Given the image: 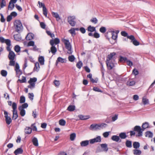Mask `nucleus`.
<instances>
[{"instance_id": "423d86ee", "label": "nucleus", "mask_w": 155, "mask_h": 155, "mask_svg": "<svg viewBox=\"0 0 155 155\" xmlns=\"http://www.w3.org/2000/svg\"><path fill=\"white\" fill-rule=\"evenodd\" d=\"M127 38L131 40V42L134 45L138 46L139 45V42L135 39L133 35L127 36Z\"/></svg>"}, {"instance_id": "5fc2aeb1", "label": "nucleus", "mask_w": 155, "mask_h": 155, "mask_svg": "<svg viewBox=\"0 0 155 155\" xmlns=\"http://www.w3.org/2000/svg\"><path fill=\"white\" fill-rule=\"evenodd\" d=\"M54 83L55 86L56 87H58L60 84V81L56 80H55L54 81Z\"/></svg>"}, {"instance_id": "bf43d9fd", "label": "nucleus", "mask_w": 155, "mask_h": 155, "mask_svg": "<svg viewBox=\"0 0 155 155\" xmlns=\"http://www.w3.org/2000/svg\"><path fill=\"white\" fill-rule=\"evenodd\" d=\"M25 101V98L23 96H22L20 97V103H24Z\"/></svg>"}, {"instance_id": "e2e57ef3", "label": "nucleus", "mask_w": 155, "mask_h": 155, "mask_svg": "<svg viewBox=\"0 0 155 155\" xmlns=\"http://www.w3.org/2000/svg\"><path fill=\"white\" fill-rule=\"evenodd\" d=\"M110 132H104L103 134V135L104 137L107 138L109 136Z\"/></svg>"}, {"instance_id": "c03bdc74", "label": "nucleus", "mask_w": 155, "mask_h": 155, "mask_svg": "<svg viewBox=\"0 0 155 155\" xmlns=\"http://www.w3.org/2000/svg\"><path fill=\"white\" fill-rule=\"evenodd\" d=\"M127 60V58L126 57H124L122 56H120L119 61L120 62L124 63L125 62H126Z\"/></svg>"}, {"instance_id": "58836bf2", "label": "nucleus", "mask_w": 155, "mask_h": 155, "mask_svg": "<svg viewBox=\"0 0 155 155\" xmlns=\"http://www.w3.org/2000/svg\"><path fill=\"white\" fill-rule=\"evenodd\" d=\"M16 63L15 61V59L10 60L9 65L11 66H14Z\"/></svg>"}, {"instance_id": "bb28decb", "label": "nucleus", "mask_w": 155, "mask_h": 155, "mask_svg": "<svg viewBox=\"0 0 155 155\" xmlns=\"http://www.w3.org/2000/svg\"><path fill=\"white\" fill-rule=\"evenodd\" d=\"M51 51L53 54H55L57 50L56 47L54 45H51Z\"/></svg>"}, {"instance_id": "412c9836", "label": "nucleus", "mask_w": 155, "mask_h": 155, "mask_svg": "<svg viewBox=\"0 0 155 155\" xmlns=\"http://www.w3.org/2000/svg\"><path fill=\"white\" fill-rule=\"evenodd\" d=\"M40 69L39 64L38 62L35 63V66L34 68V71H38Z\"/></svg>"}, {"instance_id": "c9c22d12", "label": "nucleus", "mask_w": 155, "mask_h": 155, "mask_svg": "<svg viewBox=\"0 0 155 155\" xmlns=\"http://www.w3.org/2000/svg\"><path fill=\"white\" fill-rule=\"evenodd\" d=\"M95 28L94 27H92L90 25L88 27L87 30L88 31L92 32L95 31Z\"/></svg>"}, {"instance_id": "338daca9", "label": "nucleus", "mask_w": 155, "mask_h": 155, "mask_svg": "<svg viewBox=\"0 0 155 155\" xmlns=\"http://www.w3.org/2000/svg\"><path fill=\"white\" fill-rule=\"evenodd\" d=\"M5 43L6 44L7 46L11 45V41L10 40L8 39H6Z\"/></svg>"}, {"instance_id": "ea45409f", "label": "nucleus", "mask_w": 155, "mask_h": 155, "mask_svg": "<svg viewBox=\"0 0 155 155\" xmlns=\"http://www.w3.org/2000/svg\"><path fill=\"white\" fill-rule=\"evenodd\" d=\"M76 136V134L75 133L71 134L70 135V139L71 141L74 140L75 139Z\"/></svg>"}, {"instance_id": "393cba45", "label": "nucleus", "mask_w": 155, "mask_h": 155, "mask_svg": "<svg viewBox=\"0 0 155 155\" xmlns=\"http://www.w3.org/2000/svg\"><path fill=\"white\" fill-rule=\"evenodd\" d=\"M38 61L41 65H43L44 64V58L43 56H40L38 58Z\"/></svg>"}, {"instance_id": "7ed1b4c3", "label": "nucleus", "mask_w": 155, "mask_h": 155, "mask_svg": "<svg viewBox=\"0 0 155 155\" xmlns=\"http://www.w3.org/2000/svg\"><path fill=\"white\" fill-rule=\"evenodd\" d=\"M37 79L36 78H30L28 81V83L30 84L28 85V87L31 89H32L35 87V82L37 81Z\"/></svg>"}, {"instance_id": "69168bd1", "label": "nucleus", "mask_w": 155, "mask_h": 155, "mask_svg": "<svg viewBox=\"0 0 155 155\" xmlns=\"http://www.w3.org/2000/svg\"><path fill=\"white\" fill-rule=\"evenodd\" d=\"M91 21L94 23V24H96L97 22V19L95 18H92L91 20Z\"/></svg>"}, {"instance_id": "2eb2a0df", "label": "nucleus", "mask_w": 155, "mask_h": 155, "mask_svg": "<svg viewBox=\"0 0 155 155\" xmlns=\"http://www.w3.org/2000/svg\"><path fill=\"white\" fill-rule=\"evenodd\" d=\"M32 132V129L31 128L26 127L25 129V133L27 134H30Z\"/></svg>"}, {"instance_id": "f3484780", "label": "nucleus", "mask_w": 155, "mask_h": 155, "mask_svg": "<svg viewBox=\"0 0 155 155\" xmlns=\"http://www.w3.org/2000/svg\"><path fill=\"white\" fill-rule=\"evenodd\" d=\"M89 140H86L81 141L80 143L81 146L82 147H85L88 145Z\"/></svg>"}, {"instance_id": "20e7f679", "label": "nucleus", "mask_w": 155, "mask_h": 155, "mask_svg": "<svg viewBox=\"0 0 155 155\" xmlns=\"http://www.w3.org/2000/svg\"><path fill=\"white\" fill-rule=\"evenodd\" d=\"M75 19L76 18L74 16H70L68 18V22L72 26H74L75 25L76 22L75 21Z\"/></svg>"}, {"instance_id": "79ce46f5", "label": "nucleus", "mask_w": 155, "mask_h": 155, "mask_svg": "<svg viewBox=\"0 0 155 155\" xmlns=\"http://www.w3.org/2000/svg\"><path fill=\"white\" fill-rule=\"evenodd\" d=\"M142 102L144 105H146L149 103L148 100L145 98V97H143L142 98Z\"/></svg>"}, {"instance_id": "6e6d98bb", "label": "nucleus", "mask_w": 155, "mask_h": 155, "mask_svg": "<svg viewBox=\"0 0 155 155\" xmlns=\"http://www.w3.org/2000/svg\"><path fill=\"white\" fill-rule=\"evenodd\" d=\"M7 72L6 71L4 70H2L1 71V74L4 77H5L7 75Z\"/></svg>"}, {"instance_id": "4d7b16f0", "label": "nucleus", "mask_w": 155, "mask_h": 155, "mask_svg": "<svg viewBox=\"0 0 155 155\" xmlns=\"http://www.w3.org/2000/svg\"><path fill=\"white\" fill-rule=\"evenodd\" d=\"M106 30L105 27H101L100 29V31L103 33L105 32Z\"/></svg>"}, {"instance_id": "a18cd8bd", "label": "nucleus", "mask_w": 155, "mask_h": 155, "mask_svg": "<svg viewBox=\"0 0 155 155\" xmlns=\"http://www.w3.org/2000/svg\"><path fill=\"white\" fill-rule=\"evenodd\" d=\"M43 13L44 15L47 17V10L45 7H44L43 8Z\"/></svg>"}, {"instance_id": "680f3d73", "label": "nucleus", "mask_w": 155, "mask_h": 155, "mask_svg": "<svg viewBox=\"0 0 155 155\" xmlns=\"http://www.w3.org/2000/svg\"><path fill=\"white\" fill-rule=\"evenodd\" d=\"M46 33L47 34L49 35L51 38H53L54 37V35L53 33H51V32L49 31H47Z\"/></svg>"}, {"instance_id": "f03ea898", "label": "nucleus", "mask_w": 155, "mask_h": 155, "mask_svg": "<svg viewBox=\"0 0 155 155\" xmlns=\"http://www.w3.org/2000/svg\"><path fill=\"white\" fill-rule=\"evenodd\" d=\"M62 41L65 45V48L68 50V53L71 54L73 51L71 50V45L68 40L64 39L62 40Z\"/></svg>"}, {"instance_id": "49530a36", "label": "nucleus", "mask_w": 155, "mask_h": 155, "mask_svg": "<svg viewBox=\"0 0 155 155\" xmlns=\"http://www.w3.org/2000/svg\"><path fill=\"white\" fill-rule=\"evenodd\" d=\"M107 124H105L102 123L101 124H98V126L99 129H100L101 128H103L106 127Z\"/></svg>"}, {"instance_id": "c756f323", "label": "nucleus", "mask_w": 155, "mask_h": 155, "mask_svg": "<svg viewBox=\"0 0 155 155\" xmlns=\"http://www.w3.org/2000/svg\"><path fill=\"white\" fill-rule=\"evenodd\" d=\"M14 3H13L10 2L8 7V9L9 10H12L14 8Z\"/></svg>"}, {"instance_id": "7c9ffc66", "label": "nucleus", "mask_w": 155, "mask_h": 155, "mask_svg": "<svg viewBox=\"0 0 155 155\" xmlns=\"http://www.w3.org/2000/svg\"><path fill=\"white\" fill-rule=\"evenodd\" d=\"M140 146V143L137 142H134L133 143V146L134 148L135 149L138 148Z\"/></svg>"}, {"instance_id": "f704fd0d", "label": "nucleus", "mask_w": 155, "mask_h": 155, "mask_svg": "<svg viewBox=\"0 0 155 155\" xmlns=\"http://www.w3.org/2000/svg\"><path fill=\"white\" fill-rule=\"evenodd\" d=\"M75 106L74 105H70L67 108V110L70 111H73L75 110Z\"/></svg>"}, {"instance_id": "6ab92c4d", "label": "nucleus", "mask_w": 155, "mask_h": 155, "mask_svg": "<svg viewBox=\"0 0 155 155\" xmlns=\"http://www.w3.org/2000/svg\"><path fill=\"white\" fill-rule=\"evenodd\" d=\"M90 129L91 130H96L97 129H99L98 124H91L90 127Z\"/></svg>"}, {"instance_id": "a878e982", "label": "nucleus", "mask_w": 155, "mask_h": 155, "mask_svg": "<svg viewBox=\"0 0 155 155\" xmlns=\"http://www.w3.org/2000/svg\"><path fill=\"white\" fill-rule=\"evenodd\" d=\"M135 84V81L132 80H129L127 82V85L129 86H132L134 85Z\"/></svg>"}, {"instance_id": "774afa93", "label": "nucleus", "mask_w": 155, "mask_h": 155, "mask_svg": "<svg viewBox=\"0 0 155 155\" xmlns=\"http://www.w3.org/2000/svg\"><path fill=\"white\" fill-rule=\"evenodd\" d=\"M1 18L0 19L1 21L2 22H4L5 21V19L4 18L3 15L2 14H0Z\"/></svg>"}, {"instance_id": "dca6fc26", "label": "nucleus", "mask_w": 155, "mask_h": 155, "mask_svg": "<svg viewBox=\"0 0 155 155\" xmlns=\"http://www.w3.org/2000/svg\"><path fill=\"white\" fill-rule=\"evenodd\" d=\"M52 14L53 16L56 18V20L57 21H59L61 19V18L57 13L52 12Z\"/></svg>"}, {"instance_id": "4468645a", "label": "nucleus", "mask_w": 155, "mask_h": 155, "mask_svg": "<svg viewBox=\"0 0 155 155\" xmlns=\"http://www.w3.org/2000/svg\"><path fill=\"white\" fill-rule=\"evenodd\" d=\"M111 139L117 142L121 141V140H120L119 137L116 135L113 136L111 138Z\"/></svg>"}, {"instance_id": "0e129e2a", "label": "nucleus", "mask_w": 155, "mask_h": 155, "mask_svg": "<svg viewBox=\"0 0 155 155\" xmlns=\"http://www.w3.org/2000/svg\"><path fill=\"white\" fill-rule=\"evenodd\" d=\"M35 45V43L34 41H29L28 44V46H33Z\"/></svg>"}, {"instance_id": "4c0bfd02", "label": "nucleus", "mask_w": 155, "mask_h": 155, "mask_svg": "<svg viewBox=\"0 0 155 155\" xmlns=\"http://www.w3.org/2000/svg\"><path fill=\"white\" fill-rule=\"evenodd\" d=\"M14 38L16 41H19L21 39L20 35L19 34H17L14 35Z\"/></svg>"}, {"instance_id": "0eeeda50", "label": "nucleus", "mask_w": 155, "mask_h": 155, "mask_svg": "<svg viewBox=\"0 0 155 155\" xmlns=\"http://www.w3.org/2000/svg\"><path fill=\"white\" fill-rule=\"evenodd\" d=\"M101 141V138L100 136H97L96 138L89 140V142L91 144L95 143L100 142Z\"/></svg>"}, {"instance_id": "b1692460", "label": "nucleus", "mask_w": 155, "mask_h": 155, "mask_svg": "<svg viewBox=\"0 0 155 155\" xmlns=\"http://www.w3.org/2000/svg\"><path fill=\"white\" fill-rule=\"evenodd\" d=\"M126 146L128 148H131L132 147V141L129 140H127L125 143Z\"/></svg>"}, {"instance_id": "13d9d810", "label": "nucleus", "mask_w": 155, "mask_h": 155, "mask_svg": "<svg viewBox=\"0 0 155 155\" xmlns=\"http://www.w3.org/2000/svg\"><path fill=\"white\" fill-rule=\"evenodd\" d=\"M28 97L31 101L33 99V97H34V94L33 93H29L28 94Z\"/></svg>"}, {"instance_id": "a19ab883", "label": "nucleus", "mask_w": 155, "mask_h": 155, "mask_svg": "<svg viewBox=\"0 0 155 155\" xmlns=\"http://www.w3.org/2000/svg\"><path fill=\"white\" fill-rule=\"evenodd\" d=\"M69 32L70 33L72 36H74L76 35L75 32L74 30V28H72L69 30Z\"/></svg>"}, {"instance_id": "9d476101", "label": "nucleus", "mask_w": 155, "mask_h": 155, "mask_svg": "<svg viewBox=\"0 0 155 155\" xmlns=\"http://www.w3.org/2000/svg\"><path fill=\"white\" fill-rule=\"evenodd\" d=\"M115 55L116 53L115 52L110 53L108 55L106 61H114L115 59L114 56Z\"/></svg>"}, {"instance_id": "c85d7f7f", "label": "nucleus", "mask_w": 155, "mask_h": 155, "mask_svg": "<svg viewBox=\"0 0 155 155\" xmlns=\"http://www.w3.org/2000/svg\"><path fill=\"white\" fill-rule=\"evenodd\" d=\"M119 137L121 139H124L127 137V136L125 133L122 132L119 134Z\"/></svg>"}, {"instance_id": "3c124183", "label": "nucleus", "mask_w": 155, "mask_h": 155, "mask_svg": "<svg viewBox=\"0 0 155 155\" xmlns=\"http://www.w3.org/2000/svg\"><path fill=\"white\" fill-rule=\"evenodd\" d=\"M82 63L81 61H79L76 64V67L79 69H80L82 66Z\"/></svg>"}, {"instance_id": "cd10ccee", "label": "nucleus", "mask_w": 155, "mask_h": 155, "mask_svg": "<svg viewBox=\"0 0 155 155\" xmlns=\"http://www.w3.org/2000/svg\"><path fill=\"white\" fill-rule=\"evenodd\" d=\"M134 154L135 155H140L141 153V151L139 150L134 149L133 150Z\"/></svg>"}, {"instance_id": "09e8293b", "label": "nucleus", "mask_w": 155, "mask_h": 155, "mask_svg": "<svg viewBox=\"0 0 155 155\" xmlns=\"http://www.w3.org/2000/svg\"><path fill=\"white\" fill-rule=\"evenodd\" d=\"M149 127V123L148 122H145L142 125L143 129L144 130L146 128H148Z\"/></svg>"}, {"instance_id": "2f4dec72", "label": "nucleus", "mask_w": 155, "mask_h": 155, "mask_svg": "<svg viewBox=\"0 0 155 155\" xmlns=\"http://www.w3.org/2000/svg\"><path fill=\"white\" fill-rule=\"evenodd\" d=\"M19 109L20 110V115L21 116H24L25 114V110L23 109H22L21 107H19Z\"/></svg>"}, {"instance_id": "8fccbe9b", "label": "nucleus", "mask_w": 155, "mask_h": 155, "mask_svg": "<svg viewBox=\"0 0 155 155\" xmlns=\"http://www.w3.org/2000/svg\"><path fill=\"white\" fill-rule=\"evenodd\" d=\"M65 60L64 59H63L61 57H59L58 58L56 62H61V63H63L64 62Z\"/></svg>"}, {"instance_id": "603ef678", "label": "nucleus", "mask_w": 155, "mask_h": 155, "mask_svg": "<svg viewBox=\"0 0 155 155\" xmlns=\"http://www.w3.org/2000/svg\"><path fill=\"white\" fill-rule=\"evenodd\" d=\"M18 81L21 83H25L26 82V78L25 77L22 76L21 79H19Z\"/></svg>"}, {"instance_id": "5701e85b", "label": "nucleus", "mask_w": 155, "mask_h": 155, "mask_svg": "<svg viewBox=\"0 0 155 155\" xmlns=\"http://www.w3.org/2000/svg\"><path fill=\"white\" fill-rule=\"evenodd\" d=\"M32 142L34 145L38 146V142L37 139L36 137H34L32 139Z\"/></svg>"}, {"instance_id": "aec40b11", "label": "nucleus", "mask_w": 155, "mask_h": 155, "mask_svg": "<svg viewBox=\"0 0 155 155\" xmlns=\"http://www.w3.org/2000/svg\"><path fill=\"white\" fill-rule=\"evenodd\" d=\"M100 145L101 148L103 149L104 151L107 152L108 150V148L107 147V144L106 143L101 144Z\"/></svg>"}, {"instance_id": "052dcab7", "label": "nucleus", "mask_w": 155, "mask_h": 155, "mask_svg": "<svg viewBox=\"0 0 155 155\" xmlns=\"http://www.w3.org/2000/svg\"><path fill=\"white\" fill-rule=\"evenodd\" d=\"M5 0H2V2L0 4V7L1 8H3L5 5Z\"/></svg>"}, {"instance_id": "4be33fe9", "label": "nucleus", "mask_w": 155, "mask_h": 155, "mask_svg": "<svg viewBox=\"0 0 155 155\" xmlns=\"http://www.w3.org/2000/svg\"><path fill=\"white\" fill-rule=\"evenodd\" d=\"M80 119L81 120H86L90 118L89 116H84L80 115L78 116Z\"/></svg>"}, {"instance_id": "e433bc0d", "label": "nucleus", "mask_w": 155, "mask_h": 155, "mask_svg": "<svg viewBox=\"0 0 155 155\" xmlns=\"http://www.w3.org/2000/svg\"><path fill=\"white\" fill-rule=\"evenodd\" d=\"M33 35L31 33H29L26 37V38L27 40H29L33 38Z\"/></svg>"}, {"instance_id": "de8ad7c7", "label": "nucleus", "mask_w": 155, "mask_h": 155, "mask_svg": "<svg viewBox=\"0 0 155 155\" xmlns=\"http://www.w3.org/2000/svg\"><path fill=\"white\" fill-rule=\"evenodd\" d=\"M66 124L65 121L63 119H61L59 121V124L60 125L64 126Z\"/></svg>"}, {"instance_id": "864d4df0", "label": "nucleus", "mask_w": 155, "mask_h": 155, "mask_svg": "<svg viewBox=\"0 0 155 155\" xmlns=\"http://www.w3.org/2000/svg\"><path fill=\"white\" fill-rule=\"evenodd\" d=\"M15 51L17 52H18L20 51V47L18 45H16L14 48Z\"/></svg>"}, {"instance_id": "f8f14e48", "label": "nucleus", "mask_w": 155, "mask_h": 155, "mask_svg": "<svg viewBox=\"0 0 155 155\" xmlns=\"http://www.w3.org/2000/svg\"><path fill=\"white\" fill-rule=\"evenodd\" d=\"M16 55L13 51H10L8 55V58L10 60L15 59Z\"/></svg>"}, {"instance_id": "9b49d317", "label": "nucleus", "mask_w": 155, "mask_h": 155, "mask_svg": "<svg viewBox=\"0 0 155 155\" xmlns=\"http://www.w3.org/2000/svg\"><path fill=\"white\" fill-rule=\"evenodd\" d=\"M20 67L18 63H16L15 67V70L16 71V74L19 76L22 74V72L19 69Z\"/></svg>"}, {"instance_id": "6e6552de", "label": "nucleus", "mask_w": 155, "mask_h": 155, "mask_svg": "<svg viewBox=\"0 0 155 155\" xmlns=\"http://www.w3.org/2000/svg\"><path fill=\"white\" fill-rule=\"evenodd\" d=\"M4 114L6 123L7 124L9 125L12 122L11 119L10 117L8 116V113L7 111L5 110L4 111Z\"/></svg>"}, {"instance_id": "a211bd4d", "label": "nucleus", "mask_w": 155, "mask_h": 155, "mask_svg": "<svg viewBox=\"0 0 155 155\" xmlns=\"http://www.w3.org/2000/svg\"><path fill=\"white\" fill-rule=\"evenodd\" d=\"M23 150L21 148H18L14 152L15 155L21 154L23 153Z\"/></svg>"}, {"instance_id": "39448f33", "label": "nucleus", "mask_w": 155, "mask_h": 155, "mask_svg": "<svg viewBox=\"0 0 155 155\" xmlns=\"http://www.w3.org/2000/svg\"><path fill=\"white\" fill-rule=\"evenodd\" d=\"M134 130L137 132L138 134L137 136L140 137L142 135V132L144 131V129H142L140 126H136L134 127Z\"/></svg>"}, {"instance_id": "ddd939ff", "label": "nucleus", "mask_w": 155, "mask_h": 155, "mask_svg": "<svg viewBox=\"0 0 155 155\" xmlns=\"http://www.w3.org/2000/svg\"><path fill=\"white\" fill-rule=\"evenodd\" d=\"M60 43V40L58 38H55L54 40H51L50 41V44L51 45H54V44H58Z\"/></svg>"}, {"instance_id": "72a5a7b5", "label": "nucleus", "mask_w": 155, "mask_h": 155, "mask_svg": "<svg viewBox=\"0 0 155 155\" xmlns=\"http://www.w3.org/2000/svg\"><path fill=\"white\" fill-rule=\"evenodd\" d=\"M153 136V133L150 131H147L145 133V136L149 138H151Z\"/></svg>"}, {"instance_id": "1a4fd4ad", "label": "nucleus", "mask_w": 155, "mask_h": 155, "mask_svg": "<svg viewBox=\"0 0 155 155\" xmlns=\"http://www.w3.org/2000/svg\"><path fill=\"white\" fill-rule=\"evenodd\" d=\"M114 61H106V64L108 69L111 70L114 67Z\"/></svg>"}, {"instance_id": "f257e3e1", "label": "nucleus", "mask_w": 155, "mask_h": 155, "mask_svg": "<svg viewBox=\"0 0 155 155\" xmlns=\"http://www.w3.org/2000/svg\"><path fill=\"white\" fill-rule=\"evenodd\" d=\"M14 25L15 31L18 32L21 31L23 29L22 24L19 20H15L14 23Z\"/></svg>"}, {"instance_id": "37998d69", "label": "nucleus", "mask_w": 155, "mask_h": 155, "mask_svg": "<svg viewBox=\"0 0 155 155\" xmlns=\"http://www.w3.org/2000/svg\"><path fill=\"white\" fill-rule=\"evenodd\" d=\"M69 61L71 62H73L75 59V58L73 55H71L68 57Z\"/></svg>"}, {"instance_id": "473e14b6", "label": "nucleus", "mask_w": 155, "mask_h": 155, "mask_svg": "<svg viewBox=\"0 0 155 155\" xmlns=\"http://www.w3.org/2000/svg\"><path fill=\"white\" fill-rule=\"evenodd\" d=\"M112 32V38L114 40H116L117 38V33L115 32L114 31H111Z\"/></svg>"}]
</instances>
